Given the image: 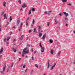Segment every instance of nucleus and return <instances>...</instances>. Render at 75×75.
Wrapping results in <instances>:
<instances>
[{
	"mask_svg": "<svg viewBox=\"0 0 75 75\" xmlns=\"http://www.w3.org/2000/svg\"><path fill=\"white\" fill-rule=\"evenodd\" d=\"M28 49V48L27 47H26L23 50V54L22 55V56L23 57H24V54H28V53L29 52V51L27 50Z\"/></svg>",
	"mask_w": 75,
	"mask_h": 75,
	"instance_id": "obj_1",
	"label": "nucleus"
},
{
	"mask_svg": "<svg viewBox=\"0 0 75 75\" xmlns=\"http://www.w3.org/2000/svg\"><path fill=\"white\" fill-rule=\"evenodd\" d=\"M62 1L63 2H67V0H62Z\"/></svg>",
	"mask_w": 75,
	"mask_h": 75,
	"instance_id": "obj_25",
	"label": "nucleus"
},
{
	"mask_svg": "<svg viewBox=\"0 0 75 75\" xmlns=\"http://www.w3.org/2000/svg\"><path fill=\"white\" fill-rule=\"evenodd\" d=\"M13 28H16V27L15 26H13Z\"/></svg>",
	"mask_w": 75,
	"mask_h": 75,
	"instance_id": "obj_52",
	"label": "nucleus"
},
{
	"mask_svg": "<svg viewBox=\"0 0 75 75\" xmlns=\"http://www.w3.org/2000/svg\"><path fill=\"white\" fill-rule=\"evenodd\" d=\"M3 48H2L0 50V54H1V53L2 52H3Z\"/></svg>",
	"mask_w": 75,
	"mask_h": 75,
	"instance_id": "obj_15",
	"label": "nucleus"
},
{
	"mask_svg": "<svg viewBox=\"0 0 75 75\" xmlns=\"http://www.w3.org/2000/svg\"><path fill=\"white\" fill-rule=\"evenodd\" d=\"M28 23L27 22L26 23V25H27V26L28 25Z\"/></svg>",
	"mask_w": 75,
	"mask_h": 75,
	"instance_id": "obj_50",
	"label": "nucleus"
},
{
	"mask_svg": "<svg viewBox=\"0 0 75 75\" xmlns=\"http://www.w3.org/2000/svg\"><path fill=\"white\" fill-rule=\"evenodd\" d=\"M35 65L36 68H38V64H35Z\"/></svg>",
	"mask_w": 75,
	"mask_h": 75,
	"instance_id": "obj_24",
	"label": "nucleus"
},
{
	"mask_svg": "<svg viewBox=\"0 0 75 75\" xmlns=\"http://www.w3.org/2000/svg\"><path fill=\"white\" fill-rule=\"evenodd\" d=\"M49 67H50V65H48L47 68H49Z\"/></svg>",
	"mask_w": 75,
	"mask_h": 75,
	"instance_id": "obj_47",
	"label": "nucleus"
},
{
	"mask_svg": "<svg viewBox=\"0 0 75 75\" xmlns=\"http://www.w3.org/2000/svg\"><path fill=\"white\" fill-rule=\"evenodd\" d=\"M9 19V22H11V20H12V18L11 17V16L10 17Z\"/></svg>",
	"mask_w": 75,
	"mask_h": 75,
	"instance_id": "obj_17",
	"label": "nucleus"
},
{
	"mask_svg": "<svg viewBox=\"0 0 75 75\" xmlns=\"http://www.w3.org/2000/svg\"><path fill=\"white\" fill-rule=\"evenodd\" d=\"M29 15H30V14H31V10H29Z\"/></svg>",
	"mask_w": 75,
	"mask_h": 75,
	"instance_id": "obj_37",
	"label": "nucleus"
},
{
	"mask_svg": "<svg viewBox=\"0 0 75 75\" xmlns=\"http://www.w3.org/2000/svg\"><path fill=\"white\" fill-rule=\"evenodd\" d=\"M37 51H35V52H34V54H36V52Z\"/></svg>",
	"mask_w": 75,
	"mask_h": 75,
	"instance_id": "obj_53",
	"label": "nucleus"
},
{
	"mask_svg": "<svg viewBox=\"0 0 75 75\" xmlns=\"http://www.w3.org/2000/svg\"><path fill=\"white\" fill-rule=\"evenodd\" d=\"M22 7H26L27 5L25 4H24L22 6Z\"/></svg>",
	"mask_w": 75,
	"mask_h": 75,
	"instance_id": "obj_10",
	"label": "nucleus"
},
{
	"mask_svg": "<svg viewBox=\"0 0 75 75\" xmlns=\"http://www.w3.org/2000/svg\"><path fill=\"white\" fill-rule=\"evenodd\" d=\"M16 41V40H15V39H14L13 41V42H14V41Z\"/></svg>",
	"mask_w": 75,
	"mask_h": 75,
	"instance_id": "obj_56",
	"label": "nucleus"
},
{
	"mask_svg": "<svg viewBox=\"0 0 75 75\" xmlns=\"http://www.w3.org/2000/svg\"><path fill=\"white\" fill-rule=\"evenodd\" d=\"M33 52V50L32 49V52Z\"/></svg>",
	"mask_w": 75,
	"mask_h": 75,
	"instance_id": "obj_60",
	"label": "nucleus"
},
{
	"mask_svg": "<svg viewBox=\"0 0 75 75\" xmlns=\"http://www.w3.org/2000/svg\"><path fill=\"white\" fill-rule=\"evenodd\" d=\"M64 20H67V21H68V19L67 18H65Z\"/></svg>",
	"mask_w": 75,
	"mask_h": 75,
	"instance_id": "obj_35",
	"label": "nucleus"
},
{
	"mask_svg": "<svg viewBox=\"0 0 75 75\" xmlns=\"http://www.w3.org/2000/svg\"><path fill=\"white\" fill-rule=\"evenodd\" d=\"M4 42H6V41H7V38L4 39Z\"/></svg>",
	"mask_w": 75,
	"mask_h": 75,
	"instance_id": "obj_20",
	"label": "nucleus"
},
{
	"mask_svg": "<svg viewBox=\"0 0 75 75\" xmlns=\"http://www.w3.org/2000/svg\"><path fill=\"white\" fill-rule=\"evenodd\" d=\"M33 72H34V70H31L30 75H33Z\"/></svg>",
	"mask_w": 75,
	"mask_h": 75,
	"instance_id": "obj_11",
	"label": "nucleus"
},
{
	"mask_svg": "<svg viewBox=\"0 0 75 75\" xmlns=\"http://www.w3.org/2000/svg\"><path fill=\"white\" fill-rule=\"evenodd\" d=\"M10 37H8L7 38V41H8V40H10Z\"/></svg>",
	"mask_w": 75,
	"mask_h": 75,
	"instance_id": "obj_29",
	"label": "nucleus"
},
{
	"mask_svg": "<svg viewBox=\"0 0 75 75\" xmlns=\"http://www.w3.org/2000/svg\"><path fill=\"white\" fill-rule=\"evenodd\" d=\"M68 25L67 24H66V26H68Z\"/></svg>",
	"mask_w": 75,
	"mask_h": 75,
	"instance_id": "obj_55",
	"label": "nucleus"
},
{
	"mask_svg": "<svg viewBox=\"0 0 75 75\" xmlns=\"http://www.w3.org/2000/svg\"><path fill=\"white\" fill-rule=\"evenodd\" d=\"M5 27H7V25L5 26Z\"/></svg>",
	"mask_w": 75,
	"mask_h": 75,
	"instance_id": "obj_58",
	"label": "nucleus"
},
{
	"mask_svg": "<svg viewBox=\"0 0 75 75\" xmlns=\"http://www.w3.org/2000/svg\"><path fill=\"white\" fill-rule=\"evenodd\" d=\"M20 20H18L17 21V24L18 25L19 24V23H20Z\"/></svg>",
	"mask_w": 75,
	"mask_h": 75,
	"instance_id": "obj_18",
	"label": "nucleus"
},
{
	"mask_svg": "<svg viewBox=\"0 0 75 75\" xmlns=\"http://www.w3.org/2000/svg\"><path fill=\"white\" fill-rule=\"evenodd\" d=\"M18 2H19L20 4H21V0H18Z\"/></svg>",
	"mask_w": 75,
	"mask_h": 75,
	"instance_id": "obj_36",
	"label": "nucleus"
},
{
	"mask_svg": "<svg viewBox=\"0 0 75 75\" xmlns=\"http://www.w3.org/2000/svg\"><path fill=\"white\" fill-rule=\"evenodd\" d=\"M1 57H2V55H1L0 56V58H1Z\"/></svg>",
	"mask_w": 75,
	"mask_h": 75,
	"instance_id": "obj_61",
	"label": "nucleus"
},
{
	"mask_svg": "<svg viewBox=\"0 0 75 75\" xmlns=\"http://www.w3.org/2000/svg\"><path fill=\"white\" fill-rule=\"evenodd\" d=\"M28 69L27 68L25 70V72H27V70Z\"/></svg>",
	"mask_w": 75,
	"mask_h": 75,
	"instance_id": "obj_45",
	"label": "nucleus"
},
{
	"mask_svg": "<svg viewBox=\"0 0 75 75\" xmlns=\"http://www.w3.org/2000/svg\"><path fill=\"white\" fill-rule=\"evenodd\" d=\"M54 21L55 22V24H57V20H54Z\"/></svg>",
	"mask_w": 75,
	"mask_h": 75,
	"instance_id": "obj_33",
	"label": "nucleus"
},
{
	"mask_svg": "<svg viewBox=\"0 0 75 75\" xmlns=\"http://www.w3.org/2000/svg\"><path fill=\"white\" fill-rule=\"evenodd\" d=\"M59 16H62V13H60L59 14Z\"/></svg>",
	"mask_w": 75,
	"mask_h": 75,
	"instance_id": "obj_39",
	"label": "nucleus"
},
{
	"mask_svg": "<svg viewBox=\"0 0 75 75\" xmlns=\"http://www.w3.org/2000/svg\"><path fill=\"white\" fill-rule=\"evenodd\" d=\"M25 65H24L23 66V68L24 69L25 68Z\"/></svg>",
	"mask_w": 75,
	"mask_h": 75,
	"instance_id": "obj_40",
	"label": "nucleus"
},
{
	"mask_svg": "<svg viewBox=\"0 0 75 75\" xmlns=\"http://www.w3.org/2000/svg\"><path fill=\"white\" fill-rule=\"evenodd\" d=\"M31 32V30H29V33H30Z\"/></svg>",
	"mask_w": 75,
	"mask_h": 75,
	"instance_id": "obj_43",
	"label": "nucleus"
},
{
	"mask_svg": "<svg viewBox=\"0 0 75 75\" xmlns=\"http://www.w3.org/2000/svg\"><path fill=\"white\" fill-rule=\"evenodd\" d=\"M32 59L33 60H34V57L33 56H32Z\"/></svg>",
	"mask_w": 75,
	"mask_h": 75,
	"instance_id": "obj_42",
	"label": "nucleus"
},
{
	"mask_svg": "<svg viewBox=\"0 0 75 75\" xmlns=\"http://www.w3.org/2000/svg\"><path fill=\"white\" fill-rule=\"evenodd\" d=\"M21 58H19V61H20V60H21Z\"/></svg>",
	"mask_w": 75,
	"mask_h": 75,
	"instance_id": "obj_49",
	"label": "nucleus"
},
{
	"mask_svg": "<svg viewBox=\"0 0 75 75\" xmlns=\"http://www.w3.org/2000/svg\"><path fill=\"white\" fill-rule=\"evenodd\" d=\"M31 27L32 28H34V26L33 25H31Z\"/></svg>",
	"mask_w": 75,
	"mask_h": 75,
	"instance_id": "obj_48",
	"label": "nucleus"
},
{
	"mask_svg": "<svg viewBox=\"0 0 75 75\" xmlns=\"http://www.w3.org/2000/svg\"><path fill=\"white\" fill-rule=\"evenodd\" d=\"M26 47H32V46L28 45H27Z\"/></svg>",
	"mask_w": 75,
	"mask_h": 75,
	"instance_id": "obj_27",
	"label": "nucleus"
},
{
	"mask_svg": "<svg viewBox=\"0 0 75 75\" xmlns=\"http://www.w3.org/2000/svg\"><path fill=\"white\" fill-rule=\"evenodd\" d=\"M45 49H44V47H41V52H44V50H45Z\"/></svg>",
	"mask_w": 75,
	"mask_h": 75,
	"instance_id": "obj_5",
	"label": "nucleus"
},
{
	"mask_svg": "<svg viewBox=\"0 0 75 75\" xmlns=\"http://www.w3.org/2000/svg\"><path fill=\"white\" fill-rule=\"evenodd\" d=\"M23 37H24V35H22L21 36V38H20V40H23Z\"/></svg>",
	"mask_w": 75,
	"mask_h": 75,
	"instance_id": "obj_16",
	"label": "nucleus"
},
{
	"mask_svg": "<svg viewBox=\"0 0 75 75\" xmlns=\"http://www.w3.org/2000/svg\"><path fill=\"white\" fill-rule=\"evenodd\" d=\"M67 6H71V4H67Z\"/></svg>",
	"mask_w": 75,
	"mask_h": 75,
	"instance_id": "obj_38",
	"label": "nucleus"
},
{
	"mask_svg": "<svg viewBox=\"0 0 75 75\" xmlns=\"http://www.w3.org/2000/svg\"><path fill=\"white\" fill-rule=\"evenodd\" d=\"M75 62H73L74 64H75Z\"/></svg>",
	"mask_w": 75,
	"mask_h": 75,
	"instance_id": "obj_64",
	"label": "nucleus"
},
{
	"mask_svg": "<svg viewBox=\"0 0 75 75\" xmlns=\"http://www.w3.org/2000/svg\"><path fill=\"white\" fill-rule=\"evenodd\" d=\"M38 33L39 34V37H41V36H42V34L40 32V30H41V26L39 25L38 26Z\"/></svg>",
	"mask_w": 75,
	"mask_h": 75,
	"instance_id": "obj_2",
	"label": "nucleus"
},
{
	"mask_svg": "<svg viewBox=\"0 0 75 75\" xmlns=\"http://www.w3.org/2000/svg\"><path fill=\"white\" fill-rule=\"evenodd\" d=\"M23 10V9L22 8H21L20 9V11H21V10Z\"/></svg>",
	"mask_w": 75,
	"mask_h": 75,
	"instance_id": "obj_59",
	"label": "nucleus"
},
{
	"mask_svg": "<svg viewBox=\"0 0 75 75\" xmlns=\"http://www.w3.org/2000/svg\"><path fill=\"white\" fill-rule=\"evenodd\" d=\"M46 37V34H44L42 37V40H45V38Z\"/></svg>",
	"mask_w": 75,
	"mask_h": 75,
	"instance_id": "obj_6",
	"label": "nucleus"
},
{
	"mask_svg": "<svg viewBox=\"0 0 75 75\" xmlns=\"http://www.w3.org/2000/svg\"><path fill=\"white\" fill-rule=\"evenodd\" d=\"M6 23H7V24H6V25H8V24H9L10 23L8 22V21H7L6 22Z\"/></svg>",
	"mask_w": 75,
	"mask_h": 75,
	"instance_id": "obj_34",
	"label": "nucleus"
},
{
	"mask_svg": "<svg viewBox=\"0 0 75 75\" xmlns=\"http://www.w3.org/2000/svg\"><path fill=\"white\" fill-rule=\"evenodd\" d=\"M36 29L34 28V29L33 33H35L36 32Z\"/></svg>",
	"mask_w": 75,
	"mask_h": 75,
	"instance_id": "obj_31",
	"label": "nucleus"
},
{
	"mask_svg": "<svg viewBox=\"0 0 75 75\" xmlns=\"http://www.w3.org/2000/svg\"><path fill=\"white\" fill-rule=\"evenodd\" d=\"M44 13V14H47V12L46 11H45Z\"/></svg>",
	"mask_w": 75,
	"mask_h": 75,
	"instance_id": "obj_44",
	"label": "nucleus"
},
{
	"mask_svg": "<svg viewBox=\"0 0 75 75\" xmlns=\"http://www.w3.org/2000/svg\"><path fill=\"white\" fill-rule=\"evenodd\" d=\"M28 38H29L28 37H27L26 38V40H28Z\"/></svg>",
	"mask_w": 75,
	"mask_h": 75,
	"instance_id": "obj_46",
	"label": "nucleus"
},
{
	"mask_svg": "<svg viewBox=\"0 0 75 75\" xmlns=\"http://www.w3.org/2000/svg\"><path fill=\"white\" fill-rule=\"evenodd\" d=\"M73 33H74L75 34V30H74V31H73Z\"/></svg>",
	"mask_w": 75,
	"mask_h": 75,
	"instance_id": "obj_57",
	"label": "nucleus"
},
{
	"mask_svg": "<svg viewBox=\"0 0 75 75\" xmlns=\"http://www.w3.org/2000/svg\"><path fill=\"white\" fill-rule=\"evenodd\" d=\"M56 65V63H54L53 65L50 68V70H51V71H52V70L55 68V65Z\"/></svg>",
	"mask_w": 75,
	"mask_h": 75,
	"instance_id": "obj_4",
	"label": "nucleus"
},
{
	"mask_svg": "<svg viewBox=\"0 0 75 75\" xmlns=\"http://www.w3.org/2000/svg\"><path fill=\"white\" fill-rule=\"evenodd\" d=\"M9 71V69H8L7 70V72H8Z\"/></svg>",
	"mask_w": 75,
	"mask_h": 75,
	"instance_id": "obj_51",
	"label": "nucleus"
},
{
	"mask_svg": "<svg viewBox=\"0 0 75 75\" xmlns=\"http://www.w3.org/2000/svg\"><path fill=\"white\" fill-rule=\"evenodd\" d=\"M19 54H21V52H20Z\"/></svg>",
	"mask_w": 75,
	"mask_h": 75,
	"instance_id": "obj_63",
	"label": "nucleus"
},
{
	"mask_svg": "<svg viewBox=\"0 0 75 75\" xmlns=\"http://www.w3.org/2000/svg\"><path fill=\"white\" fill-rule=\"evenodd\" d=\"M50 53L52 54H53V53H54V52L52 50H51L50 51Z\"/></svg>",
	"mask_w": 75,
	"mask_h": 75,
	"instance_id": "obj_32",
	"label": "nucleus"
},
{
	"mask_svg": "<svg viewBox=\"0 0 75 75\" xmlns=\"http://www.w3.org/2000/svg\"><path fill=\"white\" fill-rule=\"evenodd\" d=\"M4 12H2L1 13V16H3V15L4 16Z\"/></svg>",
	"mask_w": 75,
	"mask_h": 75,
	"instance_id": "obj_21",
	"label": "nucleus"
},
{
	"mask_svg": "<svg viewBox=\"0 0 75 75\" xmlns=\"http://www.w3.org/2000/svg\"><path fill=\"white\" fill-rule=\"evenodd\" d=\"M42 33V30H40V33Z\"/></svg>",
	"mask_w": 75,
	"mask_h": 75,
	"instance_id": "obj_54",
	"label": "nucleus"
},
{
	"mask_svg": "<svg viewBox=\"0 0 75 75\" xmlns=\"http://www.w3.org/2000/svg\"><path fill=\"white\" fill-rule=\"evenodd\" d=\"M66 16V17L68 16V13H67L66 12H64L63 13Z\"/></svg>",
	"mask_w": 75,
	"mask_h": 75,
	"instance_id": "obj_8",
	"label": "nucleus"
},
{
	"mask_svg": "<svg viewBox=\"0 0 75 75\" xmlns=\"http://www.w3.org/2000/svg\"><path fill=\"white\" fill-rule=\"evenodd\" d=\"M49 41L50 42V43H52L53 42V40L52 39H50L49 40Z\"/></svg>",
	"mask_w": 75,
	"mask_h": 75,
	"instance_id": "obj_19",
	"label": "nucleus"
},
{
	"mask_svg": "<svg viewBox=\"0 0 75 75\" xmlns=\"http://www.w3.org/2000/svg\"><path fill=\"white\" fill-rule=\"evenodd\" d=\"M48 65H50V63L49 62H48Z\"/></svg>",
	"mask_w": 75,
	"mask_h": 75,
	"instance_id": "obj_62",
	"label": "nucleus"
},
{
	"mask_svg": "<svg viewBox=\"0 0 75 75\" xmlns=\"http://www.w3.org/2000/svg\"><path fill=\"white\" fill-rule=\"evenodd\" d=\"M4 19H7V17H6V13H5L4 15Z\"/></svg>",
	"mask_w": 75,
	"mask_h": 75,
	"instance_id": "obj_12",
	"label": "nucleus"
},
{
	"mask_svg": "<svg viewBox=\"0 0 75 75\" xmlns=\"http://www.w3.org/2000/svg\"><path fill=\"white\" fill-rule=\"evenodd\" d=\"M13 65H14V63H11V67H13Z\"/></svg>",
	"mask_w": 75,
	"mask_h": 75,
	"instance_id": "obj_28",
	"label": "nucleus"
},
{
	"mask_svg": "<svg viewBox=\"0 0 75 75\" xmlns=\"http://www.w3.org/2000/svg\"><path fill=\"white\" fill-rule=\"evenodd\" d=\"M35 9H34V8H33L32 9V11H35Z\"/></svg>",
	"mask_w": 75,
	"mask_h": 75,
	"instance_id": "obj_30",
	"label": "nucleus"
},
{
	"mask_svg": "<svg viewBox=\"0 0 75 75\" xmlns=\"http://www.w3.org/2000/svg\"><path fill=\"white\" fill-rule=\"evenodd\" d=\"M39 46H40V47H41V48L42 47V45H41V42L40 43Z\"/></svg>",
	"mask_w": 75,
	"mask_h": 75,
	"instance_id": "obj_26",
	"label": "nucleus"
},
{
	"mask_svg": "<svg viewBox=\"0 0 75 75\" xmlns=\"http://www.w3.org/2000/svg\"><path fill=\"white\" fill-rule=\"evenodd\" d=\"M23 27V23H21V25L20 26V28H19V31H21V29L22 28V27Z\"/></svg>",
	"mask_w": 75,
	"mask_h": 75,
	"instance_id": "obj_9",
	"label": "nucleus"
},
{
	"mask_svg": "<svg viewBox=\"0 0 75 75\" xmlns=\"http://www.w3.org/2000/svg\"><path fill=\"white\" fill-rule=\"evenodd\" d=\"M52 12V11L50 10L48 11V12L47 13V15H50V14Z\"/></svg>",
	"mask_w": 75,
	"mask_h": 75,
	"instance_id": "obj_7",
	"label": "nucleus"
},
{
	"mask_svg": "<svg viewBox=\"0 0 75 75\" xmlns=\"http://www.w3.org/2000/svg\"><path fill=\"white\" fill-rule=\"evenodd\" d=\"M12 50L14 52H16V48L14 49V47H13Z\"/></svg>",
	"mask_w": 75,
	"mask_h": 75,
	"instance_id": "obj_13",
	"label": "nucleus"
},
{
	"mask_svg": "<svg viewBox=\"0 0 75 75\" xmlns=\"http://www.w3.org/2000/svg\"><path fill=\"white\" fill-rule=\"evenodd\" d=\"M32 23L33 24H35V21L34 20V19H33Z\"/></svg>",
	"mask_w": 75,
	"mask_h": 75,
	"instance_id": "obj_22",
	"label": "nucleus"
},
{
	"mask_svg": "<svg viewBox=\"0 0 75 75\" xmlns=\"http://www.w3.org/2000/svg\"><path fill=\"white\" fill-rule=\"evenodd\" d=\"M61 54V52H59L58 54H57V55L58 56V57H59V55H60Z\"/></svg>",
	"mask_w": 75,
	"mask_h": 75,
	"instance_id": "obj_23",
	"label": "nucleus"
},
{
	"mask_svg": "<svg viewBox=\"0 0 75 75\" xmlns=\"http://www.w3.org/2000/svg\"><path fill=\"white\" fill-rule=\"evenodd\" d=\"M50 22H47V25H48V26H49L50 25Z\"/></svg>",
	"mask_w": 75,
	"mask_h": 75,
	"instance_id": "obj_41",
	"label": "nucleus"
},
{
	"mask_svg": "<svg viewBox=\"0 0 75 75\" xmlns=\"http://www.w3.org/2000/svg\"><path fill=\"white\" fill-rule=\"evenodd\" d=\"M6 1H4L3 2V6L4 7H6Z\"/></svg>",
	"mask_w": 75,
	"mask_h": 75,
	"instance_id": "obj_14",
	"label": "nucleus"
},
{
	"mask_svg": "<svg viewBox=\"0 0 75 75\" xmlns=\"http://www.w3.org/2000/svg\"><path fill=\"white\" fill-rule=\"evenodd\" d=\"M6 64H5L3 68V71H1L0 72L3 75L4 74V72L5 71V70H6Z\"/></svg>",
	"mask_w": 75,
	"mask_h": 75,
	"instance_id": "obj_3",
	"label": "nucleus"
}]
</instances>
